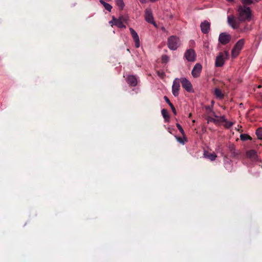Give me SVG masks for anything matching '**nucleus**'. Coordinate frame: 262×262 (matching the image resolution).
Instances as JSON below:
<instances>
[{
  "mask_svg": "<svg viewBox=\"0 0 262 262\" xmlns=\"http://www.w3.org/2000/svg\"><path fill=\"white\" fill-rule=\"evenodd\" d=\"M180 82H181L180 79L179 78H175L173 81L172 93L175 97H178L179 94V91L180 89Z\"/></svg>",
  "mask_w": 262,
  "mask_h": 262,
  "instance_id": "obj_8",
  "label": "nucleus"
},
{
  "mask_svg": "<svg viewBox=\"0 0 262 262\" xmlns=\"http://www.w3.org/2000/svg\"><path fill=\"white\" fill-rule=\"evenodd\" d=\"M145 19L148 23L154 25L156 26V24L154 21V18L152 15V11L150 9H146L145 11Z\"/></svg>",
  "mask_w": 262,
  "mask_h": 262,
  "instance_id": "obj_9",
  "label": "nucleus"
},
{
  "mask_svg": "<svg viewBox=\"0 0 262 262\" xmlns=\"http://www.w3.org/2000/svg\"><path fill=\"white\" fill-rule=\"evenodd\" d=\"M180 79V81L182 83L183 88L188 92H193V89L192 85L190 82L186 78H181Z\"/></svg>",
  "mask_w": 262,
  "mask_h": 262,
  "instance_id": "obj_6",
  "label": "nucleus"
},
{
  "mask_svg": "<svg viewBox=\"0 0 262 262\" xmlns=\"http://www.w3.org/2000/svg\"><path fill=\"white\" fill-rule=\"evenodd\" d=\"M261 86L260 85H258V88H260Z\"/></svg>",
  "mask_w": 262,
  "mask_h": 262,
  "instance_id": "obj_37",
  "label": "nucleus"
},
{
  "mask_svg": "<svg viewBox=\"0 0 262 262\" xmlns=\"http://www.w3.org/2000/svg\"><path fill=\"white\" fill-rule=\"evenodd\" d=\"M200 27L202 32L204 34H207L210 31V24L208 21L205 20L201 24Z\"/></svg>",
  "mask_w": 262,
  "mask_h": 262,
  "instance_id": "obj_13",
  "label": "nucleus"
},
{
  "mask_svg": "<svg viewBox=\"0 0 262 262\" xmlns=\"http://www.w3.org/2000/svg\"><path fill=\"white\" fill-rule=\"evenodd\" d=\"M177 127H178V129L179 130V131L180 132L182 135H185L184 130H183V128L182 127L180 124L177 123Z\"/></svg>",
  "mask_w": 262,
  "mask_h": 262,
  "instance_id": "obj_28",
  "label": "nucleus"
},
{
  "mask_svg": "<svg viewBox=\"0 0 262 262\" xmlns=\"http://www.w3.org/2000/svg\"><path fill=\"white\" fill-rule=\"evenodd\" d=\"M204 155L205 158L210 159L211 161L215 160L217 157L215 153H210L206 151L204 152Z\"/></svg>",
  "mask_w": 262,
  "mask_h": 262,
  "instance_id": "obj_16",
  "label": "nucleus"
},
{
  "mask_svg": "<svg viewBox=\"0 0 262 262\" xmlns=\"http://www.w3.org/2000/svg\"><path fill=\"white\" fill-rule=\"evenodd\" d=\"M240 139L242 141H246L248 139H251V137L247 134H241L240 135Z\"/></svg>",
  "mask_w": 262,
  "mask_h": 262,
  "instance_id": "obj_25",
  "label": "nucleus"
},
{
  "mask_svg": "<svg viewBox=\"0 0 262 262\" xmlns=\"http://www.w3.org/2000/svg\"><path fill=\"white\" fill-rule=\"evenodd\" d=\"M163 117L164 118L165 122H169V116L167 111L165 109H163L161 111Z\"/></svg>",
  "mask_w": 262,
  "mask_h": 262,
  "instance_id": "obj_20",
  "label": "nucleus"
},
{
  "mask_svg": "<svg viewBox=\"0 0 262 262\" xmlns=\"http://www.w3.org/2000/svg\"><path fill=\"white\" fill-rule=\"evenodd\" d=\"M223 122H225V126L227 128L230 127L233 124L232 122L228 121L226 119V121H223Z\"/></svg>",
  "mask_w": 262,
  "mask_h": 262,
  "instance_id": "obj_27",
  "label": "nucleus"
},
{
  "mask_svg": "<svg viewBox=\"0 0 262 262\" xmlns=\"http://www.w3.org/2000/svg\"><path fill=\"white\" fill-rule=\"evenodd\" d=\"M214 94L215 96V97L219 99H222L223 98V96H224L221 91L219 89H217V88H216L214 89Z\"/></svg>",
  "mask_w": 262,
  "mask_h": 262,
  "instance_id": "obj_21",
  "label": "nucleus"
},
{
  "mask_svg": "<svg viewBox=\"0 0 262 262\" xmlns=\"http://www.w3.org/2000/svg\"><path fill=\"white\" fill-rule=\"evenodd\" d=\"M129 31H130L131 35L135 41V47L137 48H139L140 46V41L139 37L137 33L132 28H129Z\"/></svg>",
  "mask_w": 262,
  "mask_h": 262,
  "instance_id": "obj_11",
  "label": "nucleus"
},
{
  "mask_svg": "<svg viewBox=\"0 0 262 262\" xmlns=\"http://www.w3.org/2000/svg\"><path fill=\"white\" fill-rule=\"evenodd\" d=\"M247 156L253 160H255L257 158V154L254 150H250L247 152Z\"/></svg>",
  "mask_w": 262,
  "mask_h": 262,
  "instance_id": "obj_18",
  "label": "nucleus"
},
{
  "mask_svg": "<svg viewBox=\"0 0 262 262\" xmlns=\"http://www.w3.org/2000/svg\"><path fill=\"white\" fill-rule=\"evenodd\" d=\"M229 57V52L227 51L220 52L215 58V66L221 67L223 66L226 60L228 59Z\"/></svg>",
  "mask_w": 262,
  "mask_h": 262,
  "instance_id": "obj_2",
  "label": "nucleus"
},
{
  "mask_svg": "<svg viewBox=\"0 0 262 262\" xmlns=\"http://www.w3.org/2000/svg\"><path fill=\"white\" fill-rule=\"evenodd\" d=\"M256 135L258 139H262V128L259 127L256 131Z\"/></svg>",
  "mask_w": 262,
  "mask_h": 262,
  "instance_id": "obj_24",
  "label": "nucleus"
},
{
  "mask_svg": "<svg viewBox=\"0 0 262 262\" xmlns=\"http://www.w3.org/2000/svg\"><path fill=\"white\" fill-rule=\"evenodd\" d=\"M202 70V66L199 63H196L191 71L192 76L194 78L199 77Z\"/></svg>",
  "mask_w": 262,
  "mask_h": 262,
  "instance_id": "obj_10",
  "label": "nucleus"
},
{
  "mask_svg": "<svg viewBox=\"0 0 262 262\" xmlns=\"http://www.w3.org/2000/svg\"><path fill=\"white\" fill-rule=\"evenodd\" d=\"M237 16L240 21L250 20L252 16L250 8L245 5L239 6L237 9Z\"/></svg>",
  "mask_w": 262,
  "mask_h": 262,
  "instance_id": "obj_1",
  "label": "nucleus"
},
{
  "mask_svg": "<svg viewBox=\"0 0 262 262\" xmlns=\"http://www.w3.org/2000/svg\"><path fill=\"white\" fill-rule=\"evenodd\" d=\"M149 1L151 2H155L158 1V0H149Z\"/></svg>",
  "mask_w": 262,
  "mask_h": 262,
  "instance_id": "obj_35",
  "label": "nucleus"
},
{
  "mask_svg": "<svg viewBox=\"0 0 262 262\" xmlns=\"http://www.w3.org/2000/svg\"><path fill=\"white\" fill-rule=\"evenodd\" d=\"M244 44L245 40L244 39H239L236 43L231 51V56L233 58H235L238 55Z\"/></svg>",
  "mask_w": 262,
  "mask_h": 262,
  "instance_id": "obj_4",
  "label": "nucleus"
},
{
  "mask_svg": "<svg viewBox=\"0 0 262 262\" xmlns=\"http://www.w3.org/2000/svg\"><path fill=\"white\" fill-rule=\"evenodd\" d=\"M110 23H113L114 25L120 28H126L121 19H116L113 18V20Z\"/></svg>",
  "mask_w": 262,
  "mask_h": 262,
  "instance_id": "obj_15",
  "label": "nucleus"
},
{
  "mask_svg": "<svg viewBox=\"0 0 262 262\" xmlns=\"http://www.w3.org/2000/svg\"><path fill=\"white\" fill-rule=\"evenodd\" d=\"M171 110H172V112H173V114H174V115H176V113H176V110L175 108H174H174H172V109H171Z\"/></svg>",
  "mask_w": 262,
  "mask_h": 262,
  "instance_id": "obj_33",
  "label": "nucleus"
},
{
  "mask_svg": "<svg viewBox=\"0 0 262 262\" xmlns=\"http://www.w3.org/2000/svg\"><path fill=\"white\" fill-rule=\"evenodd\" d=\"M126 80L128 84L135 86L137 84V79L134 75H128L126 77Z\"/></svg>",
  "mask_w": 262,
  "mask_h": 262,
  "instance_id": "obj_14",
  "label": "nucleus"
},
{
  "mask_svg": "<svg viewBox=\"0 0 262 262\" xmlns=\"http://www.w3.org/2000/svg\"><path fill=\"white\" fill-rule=\"evenodd\" d=\"M169 106H170V107L171 108V109H172V108H174V106L173 105V104L170 102L169 104Z\"/></svg>",
  "mask_w": 262,
  "mask_h": 262,
  "instance_id": "obj_34",
  "label": "nucleus"
},
{
  "mask_svg": "<svg viewBox=\"0 0 262 262\" xmlns=\"http://www.w3.org/2000/svg\"><path fill=\"white\" fill-rule=\"evenodd\" d=\"M164 99H165V101H166L167 103H168V104L170 103V102L169 100L168 99V98H167V97L165 96V97H164Z\"/></svg>",
  "mask_w": 262,
  "mask_h": 262,
  "instance_id": "obj_31",
  "label": "nucleus"
},
{
  "mask_svg": "<svg viewBox=\"0 0 262 262\" xmlns=\"http://www.w3.org/2000/svg\"><path fill=\"white\" fill-rule=\"evenodd\" d=\"M99 2L103 6L106 10L109 12L111 11L112 6L110 4L105 2L103 0H100Z\"/></svg>",
  "mask_w": 262,
  "mask_h": 262,
  "instance_id": "obj_19",
  "label": "nucleus"
},
{
  "mask_svg": "<svg viewBox=\"0 0 262 262\" xmlns=\"http://www.w3.org/2000/svg\"><path fill=\"white\" fill-rule=\"evenodd\" d=\"M116 4L121 10H122L125 6L123 0H116Z\"/></svg>",
  "mask_w": 262,
  "mask_h": 262,
  "instance_id": "obj_23",
  "label": "nucleus"
},
{
  "mask_svg": "<svg viewBox=\"0 0 262 262\" xmlns=\"http://www.w3.org/2000/svg\"><path fill=\"white\" fill-rule=\"evenodd\" d=\"M203 47L207 49L209 48V42L208 40H205L203 42Z\"/></svg>",
  "mask_w": 262,
  "mask_h": 262,
  "instance_id": "obj_30",
  "label": "nucleus"
},
{
  "mask_svg": "<svg viewBox=\"0 0 262 262\" xmlns=\"http://www.w3.org/2000/svg\"><path fill=\"white\" fill-rule=\"evenodd\" d=\"M139 1L142 4H145L147 2V0H139Z\"/></svg>",
  "mask_w": 262,
  "mask_h": 262,
  "instance_id": "obj_32",
  "label": "nucleus"
},
{
  "mask_svg": "<svg viewBox=\"0 0 262 262\" xmlns=\"http://www.w3.org/2000/svg\"><path fill=\"white\" fill-rule=\"evenodd\" d=\"M209 121H212L215 123H218L223 122V121H226V119L224 116H222L220 117H217V118H210Z\"/></svg>",
  "mask_w": 262,
  "mask_h": 262,
  "instance_id": "obj_17",
  "label": "nucleus"
},
{
  "mask_svg": "<svg viewBox=\"0 0 262 262\" xmlns=\"http://www.w3.org/2000/svg\"><path fill=\"white\" fill-rule=\"evenodd\" d=\"M185 59L189 62H194L196 60V54L192 49L186 50L184 54Z\"/></svg>",
  "mask_w": 262,
  "mask_h": 262,
  "instance_id": "obj_7",
  "label": "nucleus"
},
{
  "mask_svg": "<svg viewBox=\"0 0 262 262\" xmlns=\"http://www.w3.org/2000/svg\"><path fill=\"white\" fill-rule=\"evenodd\" d=\"M176 138L178 142L183 145L187 141L185 135H183L182 137H178L176 136Z\"/></svg>",
  "mask_w": 262,
  "mask_h": 262,
  "instance_id": "obj_22",
  "label": "nucleus"
},
{
  "mask_svg": "<svg viewBox=\"0 0 262 262\" xmlns=\"http://www.w3.org/2000/svg\"><path fill=\"white\" fill-rule=\"evenodd\" d=\"M162 62L164 63H167L169 60V58L167 55H163L162 57Z\"/></svg>",
  "mask_w": 262,
  "mask_h": 262,
  "instance_id": "obj_29",
  "label": "nucleus"
},
{
  "mask_svg": "<svg viewBox=\"0 0 262 262\" xmlns=\"http://www.w3.org/2000/svg\"><path fill=\"white\" fill-rule=\"evenodd\" d=\"M181 45V41L179 37L176 36H171L168 38L167 46L171 50H176Z\"/></svg>",
  "mask_w": 262,
  "mask_h": 262,
  "instance_id": "obj_3",
  "label": "nucleus"
},
{
  "mask_svg": "<svg viewBox=\"0 0 262 262\" xmlns=\"http://www.w3.org/2000/svg\"><path fill=\"white\" fill-rule=\"evenodd\" d=\"M239 20H236L233 15H229L227 17V23L228 25L233 29H236L239 27Z\"/></svg>",
  "mask_w": 262,
  "mask_h": 262,
  "instance_id": "obj_5",
  "label": "nucleus"
},
{
  "mask_svg": "<svg viewBox=\"0 0 262 262\" xmlns=\"http://www.w3.org/2000/svg\"><path fill=\"white\" fill-rule=\"evenodd\" d=\"M244 5H250L253 3V0H241Z\"/></svg>",
  "mask_w": 262,
  "mask_h": 262,
  "instance_id": "obj_26",
  "label": "nucleus"
},
{
  "mask_svg": "<svg viewBox=\"0 0 262 262\" xmlns=\"http://www.w3.org/2000/svg\"><path fill=\"white\" fill-rule=\"evenodd\" d=\"M214 118H217V117H218L217 116L215 115V114H214Z\"/></svg>",
  "mask_w": 262,
  "mask_h": 262,
  "instance_id": "obj_36",
  "label": "nucleus"
},
{
  "mask_svg": "<svg viewBox=\"0 0 262 262\" xmlns=\"http://www.w3.org/2000/svg\"><path fill=\"white\" fill-rule=\"evenodd\" d=\"M231 39L230 35L226 33H222L219 37V41L223 45L228 43Z\"/></svg>",
  "mask_w": 262,
  "mask_h": 262,
  "instance_id": "obj_12",
  "label": "nucleus"
}]
</instances>
